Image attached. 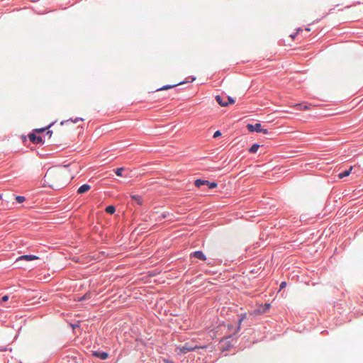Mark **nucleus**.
I'll return each instance as SVG.
<instances>
[{
	"label": "nucleus",
	"mask_w": 363,
	"mask_h": 363,
	"mask_svg": "<svg viewBox=\"0 0 363 363\" xmlns=\"http://www.w3.org/2000/svg\"><path fill=\"white\" fill-rule=\"evenodd\" d=\"M244 318H245V315H243V316H242L241 318H240V320H239V322H238V330H237L238 331V330H240V324H241L242 321L243 320Z\"/></svg>",
	"instance_id": "obj_22"
},
{
	"label": "nucleus",
	"mask_w": 363,
	"mask_h": 363,
	"mask_svg": "<svg viewBox=\"0 0 363 363\" xmlns=\"http://www.w3.org/2000/svg\"><path fill=\"white\" fill-rule=\"evenodd\" d=\"M46 134H47V135H49V138H50L52 134V131L48 130Z\"/></svg>",
	"instance_id": "obj_27"
},
{
	"label": "nucleus",
	"mask_w": 363,
	"mask_h": 363,
	"mask_svg": "<svg viewBox=\"0 0 363 363\" xmlns=\"http://www.w3.org/2000/svg\"><path fill=\"white\" fill-rule=\"evenodd\" d=\"M205 347H199L197 345H191L189 343H186L182 347H178L176 348V352L178 354H186L188 352L194 351L196 348H204Z\"/></svg>",
	"instance_id": "obj_2"
},
{
	"label": "nucleus",
	"mask_w": 363,
	"mask_h": 363,
	"mask_svg": "<svg viewBox=\"0 0 363 363\" xmlns=\"http://www.w3.org/2000/svg\"><path fill=\"white\" fill-rule=\"evenodd\" d=\"M353 167H350L349 169L347 170H345L343 172H341L338 174V177L340 179H342L345 177H347L350 175V174L351 173Z\"/></svg>",
	"instance_id": "obj_10"
},
{
	"label": "nucleus",
	"mask_w": 363,
	"mask_h": 363,
	"mask_svg": "<svg viewBox=\"0 0 363 363\" xmlns=\"http://www.w3.org/2000/svg\"><path fill=\"white\" fill-rule=\"evenodd\" d=\"M216 101L222 106H226L228 105L227 101H223V98L220 96H216Z\"/></svg>",
	"instance_id": "obj_11"
},
{
	"label": "nucleus",
	"mask_w": 363,
	"mask_h": 363,
	"mask_svg": "<svg viewBox=\"0 0 363 363\" xmlns=\"http://www.w3.org/2000/svg\"><path fill=\"white\" fill-rule=\"evenodd\" d=\"M259 145L257 144H254L252 145V147L249 149L250 152L251 153H255L257 150L259 149Z\"/></svg>",
	"instance_id": "obj_14"
},
{
	"label": "nucleus",
	"mask_w": 363,
	"mask_h": 363,
	"mask_svg": "<svg viewBox=\"0 0 363 363\" xmlns=\"http://www.w3.org/2000/svg\"><path fill=\"white\" fill-rule=\"evenodd\" d=\"M296 106L298 107L300 109L306 110L308 108L307 106H302L301 104H296Z\"/></svg>",
	"instance_id": "obj_21"
},
{
	"label": "nucleus",
	"mask_w": 363,
	"mask_h": 363,
	"mask_svg": "<svg viewBox=\"0 0 363 363\" xmlns=\"http://www.w3.org/2000/svg\"><path fill=\"white\" fill-rule=\"evenodd\" d=\"M296 35V33H295L294 35H291V37L294 39Z\"/></svg>",
	"instance_id": "obj_28"
},
{
	"label": "nucleus",
	"mask_w": 363,
	"mask_h": 363,
	"mask_svg": "<svg viewBox=\"0 0 363 363\" xmlns=\"http://www.w3.org/2000/svg\"><path fill=\"white\" fill-rule=\"evenodd\" d=\"M182 84V82H180V83H179L177 84L166 85V86H164L162 87H160V88L157 89V91H162V90H167V89H172V88H173V87H174V86H177L179 84Z\"/></svg>",
	"instance_id": "obj_12"
},
{
	"label": "nucleus",
	"mask_w": 363,
	"mask_h": 363,
	"mask_svg": "<svg viewBox=\"0 0 363 363\" xmlns=\"http://www.w3.org/2000/svg\"><path fill=\"white\" fill-rule=\"evenodd\" d=\"M229 104H234L235 103V100L230 97H228V101H227Z\"/></svg>",
	"instance_id": "obj_23"
},
{
	"label": "nucleus",
	"mask_w": 363,
	"mask_h": 363,
	"mask_svg": "<svg viewBox=\"0 0 363 363\" xmlns=\"http://www.w3.org/2000/svg\"><path fill=\"white\" fill-rule=\"evenodd\" d=\"M93 355L100 358L101 359H106L108 357V353L105 352H100L95 351L93 352Z\"/></svg>",
	"instance_id": "obj_9"
},
{
	"label": "nucleus",
	"mask_w": 363,
	"mask_h": 363,
	"mask_svg": "<svg viewBox=\"0 0 363 363\" xmlns=\"http://www.w3.org/2000/svg\"><path fill=\"white\" fill-rule=\"evenodd\" d=\"M310 30L311 29L309 28H306V30H308V31H310Z\"/></svg>",
	"instance_id": "obj_29"
},
{
	"label": "nucleus",
	"mask_w": 363,
	"mask_h": 363,
	"mask_svg": "<svg viewBox=\"0 0 363 363\" xmlns=\"http://www.w3.org/2000/svg\"><path fill=\"white\" fill-rule=\"evenodd\" d=\"M106 212L107 213H109V214H113L115 213L116 211V208L113 206H108L106 208Z\"/></svg>",
	"instance_id": "obj_13"
},
{
	"label": "nucleus",
	"mask_w": 363,
	"mask_h": 363,
	"mask_svg": "<svg viewBox=\"0 0 363 363\" xmlns=\"http://www.w3.org/2000/svg\"><path fill=\"white\" fill-rule=\"evenodd\" d=\"M131 198L135 200L139 205L142 204V199L141 196L138 195H132Z\"/></svg>",
	"instance_id": "obj_15"
},
{
	"label": "nucleus",
	"mask_w": 363,
	"mask_h": 363,
	"mask_svg": "<svg viewBox=\"0 0 363 363\" xmlns=\"http://www.w3.org/2000/svg\"><path fill=\"white\" fill-rule=\"evenodd\" d=\"M79 121H83V119L81 118H77L74 121H73V122L74 123H77Z\"/></svg>",
	"instance_id": "obj_26"
},
{
	"label": "nucleus",
	"mask_w": 363,
	"mask_h": 363,
	"mask_svg": "<svg viewBox=\"0 0 363 363\" xmlns=\"http://www.w3.org/2000/svg\"><path fill=\"white\" fill-rule=\"evenodd\" d=\"M191 257H194L201 260H206V257L202 251H196L191 255Z\"/></svg>",
	"instance_id": "obj_7"
},
{
	"label": "nucleus",
	"mask_w": 363,
	"mask_h": 363,
	"mask_svg": "<svg viewBox=\"0 0 363 363\" xmlns=\"http://www.w3.org/2000/svg\"><path fill=\"white\" fill-rule=\"evenodd\" d=\"M72 178L68 166H55L47 170L43 179V185L52 189L60 188L67 185Z\"/></svg>",
	"instance_id": "obj_1"
},
{
	"label": "nucleus",
	"mask_w": 363,
	"mask_h": 363,
	"mask_svg": "<svg viewBox=\"0 0 363 363\" xmlns=\"http://www.w3.org/2000/svg\"><path fill=\"white\" fill-rule=\"evenodd\" d=\"M29 140L35 144H38L42 143L43 139L40 136L36 135L35 133H30L28 135Z\"/></svg>",
	"instance_id": "obj_6"
},
{
	"label": "nucleus",
	"mask_w": 363,
	"mask_h": 363,
	"mask_svg": "<svg viewBox=\"0 0 363 363\" xmlns=\"http://www.w3.org/2000/svg\"><path fill=\"white\" fill-rule=\"evenodd\" d=\"M9 300V296H4L2 298H1V301L2 302H5V301H7Z\"/></svg>",
	"instance_id": "obj_25"
},
{
	"label": "nucleus",
	"mask_w": 363,
	"mask_h": 363,
	"mask_svg": "<svg viewBox=\"0 0 363 363\" xmlns=\"http://www.w3.org/2000/svg\"><path fill=\"white\" fill-rule=\"evenodd\" d=\"M221 135V132L220 130H217L214 133L213 138H216Z\"/></svg>",
	"instance_id": "obj_20"
},
{
	"label": "nucleus",
	"mask_w": 363,
	"mask_h": 363,
	"mask_svg": "<svg viewBox=\"0 0 363 363\" xmlns=\"http://www.w3.org/2000/svg\"><path fill=\"white\" fill-rule=\"evenodd\" d=\"M270 304L269 303H265L263 306H262V313H264L266 311H267L269 308H270Z\"/></svg>",
	"instance_id": "obj_18"
},
{
	"label": "nucleus",
	"mask_w": 363,
	"mask_h": 363,
	"mask_svg": "<svg viewBox=\"0 0 363 363\" xmlns=\"http://www.w3.org/2000/svg\"><path fill=\"white\" fill-rule=\"evenodd\" d=\"M91 189V186L89 184H83L77 190V193L79 194H82L84 193L87 192Z\"/></svg>",
	"instance_id": "obj_8"
},
{
	"label": "nucleus",
	"mask_w": 363,
	"mask_h": 363,
	"mask_svg": "<svg viewBox=\"0 0 363 363\" xmlns=\"http://www.w3.org/2000/svg\"><path fill=\"white\" fill-rule=\"evenodd\" d=\"M51 125H52V124L49 125L48 127H46V128H45L36 129V130H35V131H37V132H38V133L44 132L46 129H48V128H50Z\"/></svg>",
	"instance_id": "obj_19"
},
{
	"label": "nucleus",
	"mask_w": 363,
	"mask_h": 363,
	"mask_svg": "<svg viewBox=\"0 0 363 363\" xmlns=\"http://www.w3.org/2000/svg\"><path fill=\"white\" fill-rule=\"evenodd\" d=\"M194 184L198 188L201 187L202 185H206L209 189H213L218 186L217 183L216 182H210L209 181L201 179H196L194 182Z\"/></svg>",
	"instance_id": "obj_4"
},
{
	"label": "nucleus",
	"mask_w": 363,
	"mask_h": 363,
	"mask_svg": "<svg viewBox=\"0 0 363 363\" xmlns=\"http://www.w3.org/2000/svg\"><path fill=\"white\" fill-rule=\"evenodd\" d=\"M1 197H2V196H1V194H0V199H1Z\"/></svg>",
	"instance_id": "obj_30"
},
{
	"label": "nucleus",
	"mask_w": 363,
	"mask_h": 363,
	"mask_svg": "<svg viewBox=\"0 0 363 363\" xmlns=\"http://www.w3.org/2000/svg\"><path fill=\"white\" fill-rule=\"evenodd\" d=\"M286 286V281H282L280 284V289H282L284 288H285Z\"/></svg>",
	"instance_id": "obj_24"
},
{
	"label": "nucleus",
	"mask_w": 363,
	"mask_h": 363,
	"mask_svg": "<svg viewBox=\"0 0 363 363\" xmlns=\"http://www.w3.org/2000/svg\"><path fill=\"white\" fill-rule=\"evenodd\" d=\"M39 257L35 256V255H22V256H20L18 257L17 259H16V262H18V261H33V260H35V259H38Z\"/></svg>",
	"instance_id": "obj_5"
},
{
	"label": "nucleus",
	"mask_w": 363,
	"mask_h": 363,
	"mask_svg": "<svg viewBox=\"0 0 363 363\" xmlns=\"http://www.w3.org/2000/svg\"><path fill=\"white\" fill-rule=\"evenodd\" d=\"M16 201H17L18 203H23V202L26 200V199H25V197H24V196H17L16 197Z\"/></svg>",
	"instance_id": "obj_17"
},
{
	"label": "nucleus",
	"mask_w": 363,
	"mask_h": 363,
	"mask_svg": "<svg viewBox=\"0 0 363 363\" xmlns=\"http://www.w3.org/2000/svg\"><path fill=\"white\" fill-rule=\"evenodd\" d=\"M247 128L250 132L262 133L264 134L268 133V130L267 129H263L260 123H255V125L248 124Z\"/></svg>",
	"instance_id": "obj_3"
},
{
	"label": "nucleus",
	"mask_w": 363,
	"mask_h": 363,
	"mask_svg": "<svg viewBox=\"0 0 363 363\" xmlns=\"http://www.w3.org/2000/svg\"><path fill=\"white\" fill-rule=\"evenodd\" d=\"M124 167H120V168H117L116 170H115V173L117 176L118 177H121L123 176L122 174V172L124 170Z\"/></svg>",
	"instance_id": "obj_16"
}]
</instances>
